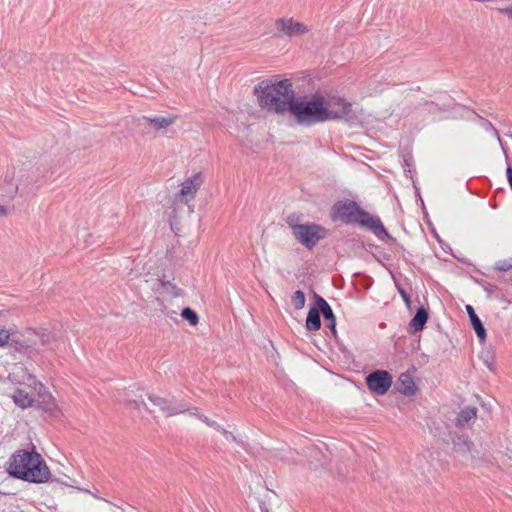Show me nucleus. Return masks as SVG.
<instances>
[{
	"label": "nucleus",
	"instance_id": "39448f33",
	"mask_svg": "<svg viewBox=\"0 0 512 512\" xmlns=\"http://www.w3.org/2000/svg\"><path fill=\"white\" fill-rule=\"evenodd\" d=\"M286 223L294 238L308 250H313L327 235V230L323 226L315 223L298 224L292 216L287 217Z\"/></svg>",
	"mask_w": 512,
	"mask_h": 512
},
{
	"label": "nucleus",
	"instance_id": "473e14b6",
	"mask_svg": "<svg viewBox=\"0 0 512 512\" xmlns=\"http://www.w3.org/2000/svg\"><path fill=\"white\" fill-rule=\"evenodd\" d=\"M7 215V209L0 205V216H6Z\"/></svg>",
	"mask_w": 512,
	"mask_h": 512
},
{
	"label": "nucleus",
	"instance_id": "6ab92c4d",
	"mask_svg": "<svg viewBox=\"0 0 512 512\" xmlns=\"http://www.w3.org/2000/svg\"><path fill=\"white\" fill-rule=\"evenodd\" d=\"M477 417V409L475 407H465L463 408L456 419L457 426H465L469 424L471 421L475 420Z\"/></svg>",
	"mask_w": 512,
	"mask_h": 512
},
{
	"label": "nucleus",
	"instance_id": "f8f14e48",
	"mask_svg": "<svg viewBox=\"0 0 512 512\" xmlns=\"http://www.w3.org/2000/svg\"><path fill=\"white\" fill-rule=\"evenodd\" d=\"M275 26L278 31L288 37L301 36L309 32V28L293 18H281L276 20Z\"/></svg>",
	"mask_w": 512,
	"mask_h": 512
},
{
	"label": "nucleus",
	"instance_id": "f3484780",
	"mask_svg": "<svg viewBox=\"0 0 512 512\" xmlns=\"http://www.w3.org/2000/svg\"><path fill=\"white\" fill-rule=\"evenodd\" d=\"M466 310H467L472 327H473L476 335L478 336V338L481 341L485 340L486 329H485L483 323L481 322L480 318L477 316V314L475 313V311L471 305H467Z\"/></svg>",
	"mask_w": 512,
	"mask_h": 512
},
{
	"label": "nucleus",
	"instance_id": "c85d7f7f",
	"mask_svg": "<svg viewBox=\"0 0 512 512\" xmlns=\"http://www.w3.org/2000/svg\"><path fill=\"white\" fill-rule=\"evenodd\" d=\"M499 11L505 14L508 18L512 19V6L500 8Z\"/></svg>",
	"mask_w": 512,
	"mask_h": 512
},
{
	"label": "nucleus",
	"instance_id": "a211bd4d",
	"mask_svg": "<svg viewBox=\"0 0 512 512\" xmlns=\"http://www.w3.org/2000/svg\"><path fill=\"white\" fill-rule=\"evenodd\" d=\"M428 320V312L424 307H419L416 311V314L411 319L409 323V328L413 332H419L423 330L426 322Z\"/></svg>",
	"mask_w": 512,
	"mask_h": 512
},
{
	"label": "nucleus",
	"instance_id": "2f4dec72",
	"mask_svg": "<svg viewBox=\"0 0 512 512\" xmlns=\"http://www.w3.org/2000/svg\"><path fill=\"white\" fill-rule=\"evenodd\" d=\"M338 100H344V99H343V98H339V97H337V98H332V99H330L327 103H333V108H334V109H341V106H340V105H338V104H336V102H337Z\"/></svg>",
	"mask_w": 512,
	"mask_h": 512
},
{
	"label": "nucleus",
	"instance_id": "5701e85b",
	"mask_svg": "<svg viewBox=\"0 0 512 512\" xmlns=\"http://www.w3.org/2000/svg\"><path fill=\"white\" fill-rule=\"evenodd\" d=\"M305 301V295L301 290L295 291L291 297V303L296 310L302 309L305 305Z\"/></svg>",
	"mask_w": 512,
	"mask_h": 512
},
{
	"label": "nucleus",
	"instance_id": "4468645a",
	"mask_svg": "<svg viewBox=\"0 0 512 512\" xmlns=\"http://www.w3.org/2000/svg\"><path fill=\"white\" fill-rule=\"evenodd\" d=\"M29 387L30 391H27L26 388H17L12 395L14 403L22 409L33 406L36 400V391L32 381H30Z\"/></svg>",
	"mask_w": 512,
	"mask_h": 512
},
{
	"label": "nucleus",
	"instance_id": "bb28decb",
	"mask_svg": "<svg viewBox=\"0 0 512 512\" xmlns=\"http://www.w3.org/2000/svg\"><path fill=\"white\" fill-rule=\"evenodd\" d=\"M211 428L215 429V430H218L220 431L225 437L227 440H236V437L229 431H227L226 429H224L222 426H220L216 421L213 420L212 422V425H211Z\"/></svg>",
	"mask_w": 512,
	"mask_h": 512
},
{
	"label": "nucleus",
	"instance_id": "b1692460",
	"mask_svg": "<svg viewBox=\"0 0 512 512\" xmlns=\"http://www.w3.org/2000/svg\"><path fill=\"white\" fill-rule=\"evenodd\" d=\"M181 316L185 320H187L192 326L197 325L199 322V317L197 313L189 307H186L182 310Z\"/></svg>",
	"mask_w": 512,
	"mask_h": 512
},
{
	"label": "nucleus",
	"instance_id": "412c9836",
	"mask_svg": "<svg viewBox=\"0 0 512 512\" xmlns=\"http://www.w3.org/2000/svg\"><path fill=\"white\" fill-rule=\"evenodd\" d=\"M149 122L157 130L166 129L175 122V117H155L150 118Z\"/></svg>",
	"mask_w": 512,
	"mask_h": 512
},
{
	"label": "nucleus",
	"instance_id": "f03ea898",
	"mask_svg": "<svg viewBox=\"0 0 512 512\" xmlns=\"http://www.w3.org/2000/svg\"><path fill=\"white\" fill-rule=\"evenodd\" d=\"M254 95L262 110L280 115L289 111L295 99L291 81L279 76L259 82L254 87Z\"/></svg>",
	"mask_w": 512,
	"mask_h": 512
},
{
	"label": "nucleus",
	"instance_id": "2eb2a0df",
	"mask_svg": "<svg viewBox=\"0 0 512 512\" xmlns=\"http://www.w3.org/2000/svg\"><path fill=\"white\" fill-rule=\"evenodd\" d=\"M397 390L405 395L412 396L416 392V385L409 373H402L396 383Z\"/></svg>",
	"mask_w": 512,
	"mask_h": 512
},
{
	"label": "nucleus",
	"instance_id": "dca6fc26",
	"mask_svg": "<svg viewBox=\"0 0 512 512\" xmlns=\"http://www.w3.org/2000/svg\"><path fill=\"white\" fill-rule=\"evenodd\" d=\"M319 310L322 312L325 320L329 322V327L333 333L336 332V319L330 305L321 296H316Z\"/></svg>",
	"mask_w": 512,
	"mask_h": 512
},
{
	"label": "nucleus",
	"instance_id": "cd10ccee",
	"mask_svg": "<svg viewBox=\"0 0 512 512\" xmlns=\"http://www.w3.org/2000/svg\"><path fill=\"white\" fill-rule=\"evenodd\" d=\"M495 268L499 271L506 272V271H509L510 269H512V264L507 260H503V261L497 262Z\"/></svg>",
	"mask_w": 512,
	"mask_h": 512
},
{
	"label": "nucleus",
	"instance_id": "4be33fe9",
	"mask_svg": "<svg viewBox=\"0 0 512 512\" xmlns=\"http://www.w3.org/2000/svg\"><path fill=\"white\" fill-rule=\"evenodd\" d=\"M12 332V329L0 326V348L10 347Z\"/></svg>",
	"mask_w": 512,
	"mask_h": 512
},
{
	"label": "nucleus",
	"instance_id": "9b49d317",
	"mask_svg": "<svg viewBox=\"0 0 512 512\" xmlns=\"http://www.w3.org/2000/svg\"><path fill=\"white\" fill-rule=\"evenodd\" d=\"M452 451L456 457L461 459H473L474 455V443L470 440L467 435L464 434H451Z\"/></svg>",
	"mask_w": 512,
	"mask_h": 512
},
{
	"label": "nucleus",
	"instance_id": "f257e3e1",
	"mask_svg": "<svg viewBox=\"0 0 512 512\" xmlns=\"http://www.w3.org/2000/svg\"><path fill=\"white\" fill-rule=\"evenodd\" d=\"M336 104L340 105L341 109H334L333 103H326L324 97L319 95H313L310 98L295 97L288 112L295 117L298 124L303 126L340 119L351 114V103L338 100Z\"/></svg>",
	"mask_w": 512,
	"mask_h": 512
},
{
	"label": "nucleus",
	"instance_id": "72a5a7b5",
	"mask_svg": "<svg viewBox=\"0 0 512 512\" xmlns=\"http://www.w3.org/2000/svg\"><path fill=\"white\" fill-rule=\"evenodd\" d=\"M260 510L261 512H270L265 503H260Z\"/></svg>",
	"mask_w": 512,
	"mask_h": 512
},
{
	"label": "nucleus",
	"instance_id": "a878e982",
	"mask_svg": "<svg viewBox=\"0 0 512 512\" xmlns=\"http://www.w3.org/2000/svg\"><path fill=\"white\" fill-rule=\"evenodd\" d=\"M211 428L215 429V430H218L220 431L225 437L227 440H236V437L229 431H227L226 429H224L222 426H220L216 421L213 420L212 422V425H211Z\"/></svg>",
	"mask_w": 512,
	"mask_h": 512
},
{
	"label": "nucleus",
	"instance_id": "7ed1b4c3",
	"mask_svg": "<svg viewBox=\"0 0 512 512\" xmlns=\"http://www.w3.org/2000/svg\"><path fill=\"white\" fill-rule=\"evenodd\" d=\"M7 471L14 478L31 483H45L51 476L42 456L28 450L14 452L9 459Z\"/></svg>",
	"mask_w": 512,
	"mask_h": 512
},
{
	"label": "nucleus",
	"instance_id": "ddd939ff",
	"mask_svg": "<svg viewBox=\"0 0 512 512\" xmlns=\"http://www.w3.org/2000/svg\"><path fill=\"white\" fill-rule=\"evenodd\" d=\"M40 336L45 338L43 341V350L45 348L53 351L60 350L66 346V337L60 330L40 329Z\"/></svg>",
	"mask_w": 512,
	"mask_h": 512
},
{
	"label": "nucleus",
	"instance_id": "6e6552de",
	"mask_svg": "<svg viewBox=\"0 0 512 512\" xmlns=\"http://www.w3.org/2000/svg\"><path fill=\"white\" fill-rule=\"evenodd\" d=\"M29 381H32L34 384V390L36 391L35 402H38L39 407L53 418L58 419L62 417V408L58 405L52 394L46 390V387L32 376H29Z\"/></svg>",
	"mask_w": 512,
	"mask_h": 512
},
{
	"label": "nucleus",
	"instance_id": "c756f323",
	"mask_svg": "<svg viewBox=\"0 0 512 512\" xmlns=\"http://www.w3.org/2000/svg\"><path fill=\"white\" fill-rule=\"evenodd\" d=\"M198 419L205 423L207 426L211 427L213 420L208 418L205 415H198Z\"/></svg>",
	"mask_w": 512,
	"mask_h": 512
},
{
	"label": "nucleus",
	"instance_id": "1a4fd4ad",
	"mask_svg": "<svg viewBox=\"0 0 512 512\" xmlns=\"http://www.w3.org/2000/svg\"><path fill=\"white\" fill-rule=\"evenodd\" d=\"M203 184V177L201 173H194L190 177L186 178L182 184L180 190L175 194L174 201L176 203L188 204L194 200L197 191Z\"/></svg>",
	"mask_w": 512,
	"mask_h": 512
},
{
	"label": "nucleus",
	"instance_id": "423d86ee",
	"mask_svg": "<svg viewBox=\"0 0 512 512\" xmlns=\"http://www.w3.org/2000/svg\"><path fill=\"white\" fill-rule=\"evenodd\" d=\"M43 341H45V338L40 336V329H29L23 334H18L13 331L10 348L14 349L16 352L32 357L43 351Z\"/></svg>",
	"mask_w": 512,
	"mask_h": 512
},
{
	"label": "nucleus",
	"instance_id": "9d476101",
	"mask_svg": "<svg viewBox=\"0 0 512 512\" xmlns=\"http://www.w3.org/2000/svg\"><path fill=\"white\" fill-rule=\"evenodd\" d=\"M368 389L377 395H384L390 389L393 379L386 370H376L366 376Z\"/></svg>",
	"mask_w": 512,
	"mask_h": 512
},
{
	"label": "nucleus",
	"instance_id": "393cba45",
	"mask_svg": "<svg viewBox=\"0 0 512 512\" xmlns=\"http://www.w3.org/2000/svg\"><path fill=\"white\" fill-rule=\"evenodd\" d=\"M162 286L165 289V291L169 294H171L174 297H178L181 295V290L171 282H162Z\"/></svg>",
	"mask_w": 512,
	"mask_h": 512
},
{
	"label": "nucleus",
	"instance_id": "f704fd0d",
	"mask_svg": "<svg viewBox=\"0 0 512 512\" xmlns=\"http://www.w3.org/2000/svg\"><path fill=\"white\" fill-rule=\"evenodd\" d=\"M192 415L196 416L198 418V415H202L197 408H193L190 412Z\"/></svg>",
	"mask_w": 512,
	"mask_h": 512
},
{
	"label": "nucleus",
	"instance_id": "aec40b11",
	"mask_svg": "<svg viewBox=\"0 0 512 512\" xmlns=\"http://www.w3.org/2000/svg\"><path fill=\"white\" fill-rule=\"evenodd\" d=\"M321 327V318L319 309L316 307H311L308 311V315L306 318V328L309 331H317Z\"/></svg>",
	"mask_w": 512,
	"mask_h": 512
},
{
	"label": "nucleus",
	"instance_id": "7c9ffc66",
	"mask_svg": "<svg viewBox=\"0 0 512 512\" xmlns=\"http://www.w3.org/2000/svg\"><path fill=\"white\" fill-rule=\"evenodd\" d=\"M399 293H400L402 299L404 300V302L407 305H409L410 304V297H409V295L403 289H400Z\"/></svg>",
	"mask_w": 512,
	"mask_h": 512
},
{
	"label": "nucleus",
	"instance_id": "20e7f679",
	"mask_svg": "<svg viewBox=\"0 0 512 512\" xmlns=\"http://www.w3.org/2000/svg\"><path fill=\"white\" fill-rule=\"evenodd\" d=\"M332 217L341 220L345 224H357L379 238L388 236L380 218L363 210L355 201L336 202L332 207Z\"/></svg>",
	"mask_w": 512,
	"mask_h": 512
},
{
	"label": "nucleus",
	"instance_id": "0eeeda50",
	"mask_svg": "<svg viewBox=\"0 0 512 512\" xmlns=\"http://www.w3.org/2000/svg\"><path fill=\"white\" fill-rule=\"evenodd\" d=\"M140 395L137 396L136 399L131 400L130 399V407L132 404L137 409H141V407L144 408V410H147L149 412H152L153 410L148 407L147 403L144 401V396H147V399L151 402V404L155 407H158L161 412L164 413L165 416L171 417L174 415L181 414L186 411H190V408L184 404V403H178L174 404L171 401L161 398V397H152L148 395L147 393H144V391H140Z\"/></svg>",
	"mask_w": 512,
	"mask_h": 512
}]
</instances>
